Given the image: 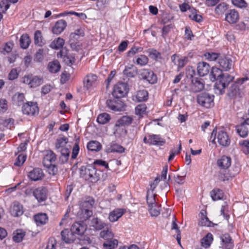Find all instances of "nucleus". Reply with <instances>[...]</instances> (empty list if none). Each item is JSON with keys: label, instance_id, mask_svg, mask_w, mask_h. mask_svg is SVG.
<instances>
[{"label": "nucleus", "instance_id": "nucleus-1", "mask_svg": "<svg viewBox=\"0 0 249 249\" xmlns=\"http://www.w3.org/2000/svg\"><path fill=\"white\" fill-rule=\"evenodd\" d=\"M64 43L65 40L63 38L58 37L51 43L50 47L55 49L61 48L57 53V56L58 58H62L63 62H74L75 57L69 54V51L66 47L63 48Z\"/></svg>", "mask_w": 249, "mask_h": 249}, {"label": "nucleus", "instance_id": "nucleus-2", "mask_svg": "<svg viewBox=\"0 0 249 249\" xmlns=\"http://www.w3.org/2000/svg\"><path fill=\"white\" fill-rule=\"evenodd\" d=\"M79 174L81 178L92 183L97 182L100 179V176L97 173V170L92 165L81 166L79 168Z\"/></svg>", "mask_w": 249, "mask_h": 249}, {"label": "nucleus", "instance_id": "nucleus-3", "mask_svg": "<svg viewBox=\"0 0 249 249\" xmlns=\"http://www.w3.org/2000/svg\"><path fill=\"white\" fill-rule=\"evenodd\" d=\"M248 80H249V74L237 79L229 89L228 93L229 97L233 99L241 98L243 95L242 85Z\"/></svg>", "mask_w": 249, "mask_h": 249}, {"label": "nucleus", "instance_id": "nucleus-4", "mask_svg": "<svg viewBox=\"0 0 249 249\" xmlns=\"http://www.w3.org/2000/svg\"><path fill=\"white\" fill-rule=\"evenodd\" d=\"M233 76L228 74H224L222 77L219 78L214 85L216 93H218L220 94H223L224 89L233 81Z\"/></svg>", "mask_w": 249, "mask_h": 249}, {"label": "nucleus", "instance_id": "nucleus-5", "mask_svg": "<svg viewBox=\"0 0 249 249\" xmlns=\"http://www.w3.org/2000/svg\"><path fill=\"white\" fill-rule=\"evenodd\" d=\"M31 193L37 202L41 203L46 201L48 197V190L47 187L44 186H39L35 188H31L29 190H26L25 193Z\"/></svg>", "mask_w": 249, "mask_h": 249}, {"label": "nucleus", "instance_id": "nucleus-6", "mask_svg": "<svg viewBox=\"0 0 249 249\" xmlns=\"http://www.w3.org/2000/svg\"><path fill=\"white\" fill-rule=\"evenodd\" d=\"M214 96L208 92H204L199 93L197 96V102L201 107L209 108L214 106Z\"/></svg>", "mask_w": 249, "mask_h": 249}, {"label": "nucleus", "instance_id": "nucleus-7", "mask_svg": "<svg viewBox=\"0 0 249 249\" xmlns=\"http://www.w3.org/2000/svg\"><path fill=\"white\" fill-rule=\"evenodd\" d=\"M128 91L129 88L127 83L119 82L114 86L112 94L114 98L120 99L126 95Z\"/></svg>", "mask_w": 249, "mask_h": 249}, {"label": "nucleus", "instance_id": "nucleus-8", "mask_svg": "<svg viewBox=\"0 0 249 249\" xmlns=\"http://www.w3.org/2000/svg\"><path fill=\"white\" fill-rule=\"evenodd\" d=\"M133 121V118L129 116H123L120 118L116 123V132L118 133L120 131L121 135H125L127 132L126 129L121 128V126H128L131 124Z\"/></svg>", "mask_w": 249, "mask_h": 249}, {"label": "nucleus", "instance_id": "nucleus-9", "mask_svg": "<svg viewBox=\"0 0 249 249\" xmlns=\"http://www.w3.org/2000/svg\"><path fill=\"white\" fill-rule=\"evenodd\" d=\"M143 142L153 145L162 146L165 142V140L160 135L147 134L143 140Z\"/></svg>", "mask_w": 249, "mask_h": 249}, {"label": "nucleus", "instance_id": "nucleus-10", "mask_svg": "<svg viewBox=\"0 0 249 249\" xmlns=\"http://www.w3.org/2000/svg\"><path fill=\"white\" fill-rule=\"evenodd\" d=\"M22 82L27 84L31 88L38 87L43 82V78L38 76L33 75H25L22 78Z\"/></svg>", "mask_w": 249, "mask_h": 249}, {"label": "nucleus", "instance_id": "nucleus-11", "mask_svg": "<svg viewBox=\"0 0 249 249\" xmlns=\"http://www.w3.org/2000/svg\"><path fill=\"white\" fill-rule=\"evenodd\" d=\"M22 111L24 114L28 116H34L39 111L38 107L36 102H27L22 107Z\"/></svg>", "mask_w": 249, "mask_h": 249}, {"label": "nucleus", "instance_id": "nucleus-12", "mask_svg": "<svg viewBox=\"0 0 249 249\" xmlns=\"http://www.w3.org/2000/svg\"><path fill=\"white\" fill-rule=\"evenodd\" d=\"M94 199L90 196L86 197L84 200L81 201L80 206L83 213H84L88 217H90L92 214L91 209L94 204Z\"/></svg>", "mask_w": 249, "mask_h": 249}, {"label": "nucleus", "instance_id": "nucleus-13", "mask_svg": "<svg viewBox=\"0 0 249 249\" xmlns=\"http://www.w3.org/2000/svg\"><path fill=\"white\" fill-rule=\"evenodd\" d=\"M107 107L114 111H120L124 108L125 104L119 99L114 98L108 99L106 102Z\"/></svg>", "mask_w": 249, "mask_h": 249}, {"label": "nucleus", "instance_id": "nucleus-14", "mask_svg": "<svg viewBox=\"0 0 249 249\" xmlns=\"http://www.w3.org/2000/svg\"><path fill=\"white\" fill-rule=\"evenodd\" d=\"M83 82L84 88L89 89L97 86V76L94 74H88L84 77Z\"/></svg>", "mask_w": 249, "mask_h": 249}, {"label": "nucleus", "instance_id": "nucleus-15", "mask_svg": "<svg viewBox=\"0 0 249 249\" xmlns=\"http://www.w3.org/2000/svg\"><path fill=\"white\" fill-rule=\"evenodd\" d=\"M220 238L222 249H232L233 248L234 242L229 234H222Z\"/></svg>", "mask_w": 249, "mask_h": 249}, {"label": "nucleus", "instance_id": "nucleus-16", "mask_svg": "<svg viewBox=\"0 0 249 249\" xmlns=\"http://www.w3.org/2000/svg\"><path fill=\"white\" fill-rule=\"evenodd\" d=\"M239 12L235 9H230L225 15V20L230 24L237 22L239 19Z\"/></svg>", "mask_w": 249, "mask_h": 249}, {"label": "nucleus", "instance_id": "nucleus-17", "mask_svg": "<svg viewBox=\"0 0 249 249\" xmlns=\"http://www.w3.org/2000/svg\"><path fill=\"white\" fill-rule=\"evenodd\" d=\"M217 139L218 143L222 146H228L231 143V140L227 133L224 130L218 132Z\"/></svg>", "mask_w": 249, "mask_h": 249}, {"label": "nucleus", "instance_id": "nucleus-18", "mask_svg": "<svg viewBox=\"0 0 249 249\" xmlns=\"http://www.w3.org/2000/svg\"><path fill=\"white\" fill-rule=\"evenodd\" d=\"M44 173L41 169L39 168H34L28 174L29 178L34 181L41 180L44 177Z\"/></svg>", "mask_w": 249, "mask_h": 249}, {"label": "nucleus", "instance_id": "nucleus-19", "mask_svg": "<svg viewBox=\"0 0 249 249\" xmlns=\"http://www.w3.org/2000/svg\"><path fill=\"white\" fill-rule=\"evenodd\" d=\"M141 79L149 84H154L157 82V75L152 71L144 70L141 73Z\"/></svg>", "mask_w": 249, "mask_h": 249}, {"label": "nucleus", "instance_id": "nucleus-20", "mask_svg": "<svg viewBox=\"0 0 249 249\" xmlns=\"http://www.w3.org/2000/svg\"><path fill=\"white\" fill-rule=\"evenodd\" d=\"M204 83L202 79L200 78H193L192 79L191 86V91L193 92H198L203 89Z\"/></svg>", "mask_w": 249, "mask_h": 249}, {"label": "nucleus", "instance_id": "nucleus-21", "mask_svg": "<svg viewBox=\"0 0 249 249\" xmlns=\"http://www.w3.org/2000/svg\"><path fill=\"white\" fill-rule=\"evenodd\" d=\"M126 210L123 208H116L111 211L108 215V219L111 222L117 221L124 214Z\"/></svg>", "mask_w": 249, "mask_h": 249}, {"label": "nucleus", "instance_id": "nucleus-22", "mask_svg": "<svg viewBox=\"0 0 249 249\" xmlns=\"http://www.w3.org/2000/svg\"><path fill=\"white\" fill-rule=\"evenodd\" d=\"M107 224L102 219L98 217H93L90 221V226L93 230L96 231H101L104 229Z\"/></svg>", "mask_w": 249, "mask_h": 249}, {"label": "nucleus", "instance_id": "nucleus-23", "mask_svg": "<svg viewBox=\"0 0 249 249\" xmlns=\"http://www.w3.org/2000/svg\"><path fill=\"white\" fill-rule=\"evenodd\" d=\"M61 240L67 244H70L74 242L75 237L73 235L70 230L65 229L61 232Z\"/></svg>", "mask_w": 249, "mask_h": 249}, {"label": "nucleus", "instance_id": "nucleus-24", "mask_svg": "<svg viewBox=\"0 0 249 249\" xmlns=\"http://www.w3.org/2000/svg\"><path fill=\"white\" fill-rule=\"evenodd\" d=\"M86 230V228L79 222H75L72 224L71 228V231L75 237L76 235H82Z\"/></svg>", "mask_w": 249, "mask_h": 249}, {"label": "nucleus", "instance_id": "nucleus-25", "mask_svg": "<svg viewBox=\"0 0 249 249\" xmlns=\"http://www.w3.org/2000/svg\"><path fill=\"white\" fill-rule=\"evenodd\" d=\"M67 26V22L64 19H60L56 22L53 27L52 32L53 34L59 35L61 33Z\"/></svg>", "mask_w": 249, "mask_h": 249}, {"label": "nucleus", "instance_id": "nucleus-26", "mask_svg": "<svg viewBox=\"0 0 249 249\" xmlns=\"http://www.w3.org/2000/svg\"><path fill=\"white\" fill-rule=\"evenodd\" d=\"M56 159V155L53 151L51 150L47 151L43 160L44 166L50 165V163L54 162Z\"/></svg>", "mask_w": 249, "mask_h": 249}, {"label": "nucleus", "instance_id": "nucleus-27", "mask_svg": "<svg viewBox=\"0 0 249 249\" xmlns=\"http://www.w3.org/2000/svg\"><path fill=\"white\" fill-rule=\"evenodd\" d=\"M76 35H72V38L69 39V44L71 48L74 51L78 52L82 49L83 45L79 39L74 38Z\"/></svg>", "mask_w": 249, "mask_h": 249}, {"label": "nucleus", "instance_id": "nucleus-28", "mask_svg": "<svg viewBox=\"0 0 249 249\" xmlns=\"http://www.w3.org/2000/svg\"><path fill=\"white\" fill-rule=\"evenodd\" d=\"M34 219L38 226L45 225L48 220V217L45 213H38L34 215Z\"/></svg>", "mask_w": 249, "mask_h": 249}, {"label": "nucleus", "instance_id": "nucleus-29", "mask_svg": "<svg viewBox=\"0 0 249 249\" xmlns=\"http://www.w3.org/2000/svg\"><path fill=\"white\" fill-rule=\"evenodd\" d=\"M217 165L221 169H227L231 165V159L230 157L223 156L217 160Z\"/></svg>", "mask_w": 249, "mask_h": 249}, {"label": "nucleus", "instance_id": "nucleus-30", "mask_svg": "<svg viewBox=\"0 0 249 249\" xmlns=\"http://www.w3.org/2000/svg\"><path fill=\"white\" fill-rule=\"evenodd\" d=\"M200 219L198 222V225L201 226L213 227V223L209 220L206 215V211H201Z\"/></svg>", "mask_w": 249, "mask_h": 249}, {"label": "nucleus", "instance_id": "nucleus-31", "mask_svg": "<svg viewBox=\"0 0 249 249\" xmlns=\"http://www.w3.org/2000/svg\"><path fill=\"white\" fill-rule=\"evenodd\" d=\"M147 52L148 53V56L152 60L157 62L160 61L162 59L161 53L155 49H149L147 51Z\"/></svg>", "mask_w": 249, "mask_h": 249}, {"label": "nucleus", "instance_id": "nucleus-32", "mask_svg": "<svg viewBox=\"0 0 249 249\" xmlns=\"http://www.w3.org/2000/svg\"><path fill=\"white\" fill-rule=\"evenodd\" d=\"M197 68L199 76H204L209 73L211 66L209 63H198Z\"/></svg>", "mask_w": 249, "mask_h": 249}, {"label": "nucleus", "instance_id": "nucleus-33", "mask_svg": "<svg viewBox=\"0 0 249 249\" xmlns=\"http://www.w3.org/2000/svg\"><path fill=\"white\" fill-rule=\"evenodd\" d=\"M25 100L24 94L22 93H16L12 97V102L18 106H23Z\"/></svg>", "mask_w": 249, "mask_h": 249}, {"label": "nucleus", "instance_id": "nucleus-34", "mask_svg": "<svg viewBox=\"0 0 249 249\" xmlns=\"http://www.w3.org/2000/svg\"><path fill=\"white\" fill-rule=\"evenodd\" d=\"M125 148L121 145L112 142L108 145L107 151L108 152H117L122 153L124 152Z\"/></svg>", "mask_w": 249, "mask_h": 249}, {"label": "nucleus", "instance_id": "nucleus-35", "mask_svg": "<svg viewBox=\"0 0 249 249\" xmlns=\"http://www.w3.org/2000/svg\"><path fill=\"white\" fill-rule=\"evenodd\" d=\"M31 40L29 36L27 34H24L22 35L19 39L20 46L23 49H27L30 43Z\"/></svg>", "mask_w": 249, "mask_h": 249}, {"label": "nucleus", "instance_id": "nucleus-36", "mask_svg": "<svg viewBox=\"0 0 249 249\" xmlns=\"http://www.w3.org/2000/svg\"><path fill=\"white\" fill-rule=\"evenodd\" d=\"M213 235L211 233H208L206 236H205L201 240V245L204 247L205 249H208L211 246L213 241Z\"/></svg>", "mask_w": 249, "mask_h": 249}, {"label": "nucleus", "instance_id": "nucleus-37", "mask_svg": "<svg viewBox=\"0 0 249 249\" xmlns=\"http://www.w3.org/2000/svg\"><path fill=\"white\" fill-rule=\"evenodd\" d=\"M221 69L216 67H212L211 71V79L216 81L219 78L222 77L224 74Z\"/></svg>", "mask_w": 249, "mask_h": 249}, {"label": "nucleus", "instance_id": "nucleus-38", "mask_svg": "<svg viewBox=\"0 0 249 249\" xmlns=\"http://www.w3.org/2000/svg\"><path fill=\"white\" fill-rule=\"evenodd\" d=\"M22 206L18 202L14 203L12 210V214L17 217L23 214Z\"/></svg>", "mask_w": 249, "mask_h": 249}, {"label": "nucleus", "instance_id": "nucleus-39", "mask_svg": "<svg viewBox=\"0 0 249 249\" xmlns=\"http://www.w3.org/2000/svg\"><path fill=\"white\" fill-rule=\"evenodd\" d=\"M87 148L91 151L98 152L102 149V145L97 141H91L88 143Z\"/></svg>", "mask_w": 249, "mask_h": 249}, {"label": "nucleus", "instance_id": "nucleus-40", "mask_svg": "<svg viewBox=\"0 0 249 249\" xmlns=\"http://www.w3.org/2000/svg\"><path fill=\"white\" fill-rule=\"evenodd\" d=\"M137 73V69L133 65H129L125 67L124 71V74L128 77H134Z\"/></svg>", "mask_w": 249, "mask_h": 249}, {"label": "nucleus", "instance_id": "nucleus-41", "mask_svg": "<svg viewBox=\"0 0 249 249\" xmlns=\"http://www.w3.org/2000/svg\"><path fill=\"white\" fill-rule=\"evenodd\" d=\"M25 235V232L22 230L18 229L13 232V239L16 243L21 242Z\"/></svg>", "mask_w": 249, "mask_h": 249}, {"label": "nucleus", "instance_id": "nucleus-42", "mask_svg": "<svg viewBox=\"0 0 249 249\" xmlns=\"http://www.w3.org/2000/svg\"><path fill=\"white\" fill-rule=\"evenodd\" d=\"M223 196V192L218 188H214L211 192V196L214 201L222 199Z\"/></svg>", "mask_w": 249, "mask_h": 249}, {"label": "nucleus", "instance_id": "nucleus-43", "mask_svg": "<svg viewBox=\"0 0 249 249\" xmlns=\"http://www.w3.org/2000/svg\"><path fill=\"white\" fill-rule=\"evenodd\" d=\"M118 244V241L117 239H112L106 241L103 244L104 249H114Z\"/></svg>", "mask_w": 249, "mask_h": 249}, {"label": "nucleus", "instance_id": "nucleus-44", "mask_svg": "<svg viewBox=\"0 0 249 249\" xmlns=\"http://www.w3.org/2000/svg\"><path fill=\"white\" fill-rule=\"evenodd\" d=\"M228 5L225 2H221L218 4L214 9L215 13L217 15H223L228 9Z\"/></svg>", "mask_w": 249, "mask_h": 249}, {"label": "nucleus", "instance_id": "nucleus-45", "mask_svg": "<svg viewBox=\"0 0 249 249\" xmlns=\"http://www.w3.org/2000/svg\"><path fill=\"white\" fill-rule=\"evenodd\" d=\"M34 42L35 45L42 46L44 45L43 36L40 31L36 30L34 34Z\"/></svg>", "mask_w": 249, "mask_h": 249}, {"label": "nucleus", "instance_id": "nucleus-46", "mask_svg": "<svg viewBox=\"0 0 249 249\" xmlns=\"http://www.w3.org/2000/svg\"><path fill=\"white\" fill-rule=\"evenodd\" d=\"M68 142V139L65 137H60L57 139L55 142V148L57 150L65 148L64 147Z\"/></svg>", "mask_w": 249, "mask_h": 249}, {"label": "nucleus", "instance_id": "nucleus-47", "mask_svg": "<svg viewBox=\"0 0 249 249\" xmlns=\"http://www.w3.org/2000/svg\"><path fill=\"white\" fill-rule=\"evenodd\" d=\"M156 196V194H154V193L152 192V191H150V190H147L146 195V200L148 206L157 204L155 199Z\"/></svg>", "mask_w": 249, "mask_h": 249}, {"label": "nucleus", "instance_id": "nucleus-48", "mask_svg": "<svg viewBox=\"0 0 249 249\" xmlns=\"http://www.w3.org/2000/svg\"><path fill=\"white\" fill-rule=\"evenodd\" d=\"M237 132L241 137L244 138L248 136V128L244 124L237 125L236 127Z\"/></svg>", "mask_w": 249, "mask_h": 249}, {"label": "nucleus", "instance_id": "nucleus-49", "mask_svg": "<svg viewBox=\"0 0 249 249\" xmlns=\"http://www.w3.org/2000/svg\"><path fill=\"white\" fill-rule=\"evenodd\" d=\"M231 176L226 169H221L218 174V179L221 181L228 180Z\"/></svg>", "mask_w": 249, "mask_h": 249}, {"label": "nucleus", "instance_id": "nucleus-50", "mask_svg": "<svg viewBox=\"0 0 249 249\" xmlns=\"http://www.w3.org/2000/svg\"><path fill=\"white\" fill-rule=\"evenodd\" d=\"M204 56L207 60L210 61H215L217 59L219 60L222 59V56L220 53H206L204 54Z\"/></svg>", "mask_w": 249, "mask_h": 249}, {"label": "nucleus", "instance_id": "nucleus-51", "mask_svg": "<svg viewBox=\"0 0 249 249\" xmlns=\"http://www.w3.org/2000/svg\"><path fill=\"white\" fill-rule=\"evenodd\" d=\"M61 153V156L60 157V160L62 163L66 162L69 158L70 151L68 148H62L60 150Z\"/></svg>", "mask_w": 249, "mask_h": 249}, {"label": "nucleus", "instance_id": "nucleus-52", "mask_svg": "<svg viewBox=\"0 0 249 249\" xmlns=\"http://www.w3.org/2000/svg\"><path fill=\"white\" fill-rule=\"evenodd\" d=\"M189 17L197 22H201L203 20L202 16L198 14L197 10L194 8H192L191 10V14L189 16Z\"/></svg>", "mask_w": 249, "mask_h": 249}, {"label": "nucleus", "instance_id": "nucleus-53", "mask_svg": "<svg viewBox=\"0 0 249 249\" xmlns=\"http://www.w3.org/2000/svg\"><path fill=\"white\" fill-rule=\"evenodd\" d=\"M148 92L145 90H141L137 92L136 98L138 102H141L147 100L148 99Z\"/></svg>", "mask_w": 249, "mask_h": 249}, {"label": "nucleus", "instance_id": "nucleus-54", "mask_svg": "<svg viewBox=\"0 0 249 249\" xmlns=\"http://www.w3.org/2000/svg\"><path fill=\"white\" fill-rule=\"evenodd\" d=\"M110 120V117L109 114L106 113H103L98 115L97 118V122L102 124H104L107 123Z\"/></svg>", "mask_w": 249, "mask_h": 249}, {"label": "nucleus", "instance_id": "nucleus-55", "mask_svg": "<svg viewBox=\"0 0 249 249\" xmlns=\"http://www.w3.org/2000/svg\"><path fill=\"white\" fill-rule=\"evenodd\" d=\"M149 211L152 216H158L160 213V207L156 204L152 206H148Z\"/></svg>", "mask_w": 249, "mask_h": 249}, {"label": "nucleus", "instance_id": "nucleus-56", "mask_svg": "<svg viewBox=\"0 0 249 249\" xmlns=\"http://www.w3.org/2000/svg\"><path fill=\"white\" fill-rule=\"evenodd\" d=\"M146 108L147 107L145 104H142L139 105L135 107V114L140 117H142L143 115L145 114Z\"/></svg>", "mask_w": 249, "mask_h": 249}, {"label": "nucleus", "instance_id": "nucleus-57", "mask_svg": "<svg viewBox=\"0 0 249 249\" xmlns=\"http://www.w3.org/2000/svg\"><path fill=\"white\" fill-rule=\"evenodd\" d=\"M100 237L107 241L113 239V234L111 231L109 230H103L100 233Z\"/></svg>", "mask_w": 249, "mask_h": 249}, {"label": "nucleus", "instance_id": "nucleus-58", "mask_svg": "<svg viewBox=\"0 0 249 249\" xmlns=\"http://www.w3.org/2000/svg\"><path fill=\"white\" fill-rule=\"evenodd\" d=\"M61 68L60 63H49L48 69L49 71L52 73L58 72Z\"/></svg>", "mask_w": 249, "mask_h": 249}, {"label": "nucleus", "instance_id": "nucleus-59", "mask_svg": "<svg viewBox=\"0 0 249 249\" xmlns=\"http://www.w3.org/2000/svg\"><path fill=\"white\" fill-rule=\"evenodd\" d=\"M26 158L27 156L26 155L23 154H20L17 158L14 165L18 167L21 166L25 161Z\"/></svg>", "mask_w": 249, "mask_h": 249}, {"label": "nucleus", "instance_id": "nucleus-60", "mask_svg": "<svg viewBox=\"0 0 249 249\" xmlns=\"http://www.w3.org/2000/svg\"><path fill=\"white\" fill-rule=\"evenodd\" d=\"M239 145L241 146L242 150L245 154H249V141L242 140L239 142Z\"/></svg>", "mask_w": 249, "mask_h": 249}, {"label": "nucleus", "instance_id": "nucleus-61", "mask_svg": "<svg viewBox=\"0 0 249 249\" xmlns=\"http://www.w3.org/2000/svg\"><path fill=\"white\" fill-rule=\"evenodd\" d=\"M232 4L235 7L245 8L248 7V3L245 0H231Z\"/></svg>", "mask_w": 249, "mask_h": 249}, {"label": "nucleus", "instance_id": "nucleus-62", "mask_svg": "<svg viewBox=\"0 0 249 249\" xmlns=\"http://www.w3.org/2000/svg\"><path fill=\"white\" fill-rule=\"evenodd\" d=\"M56 240L53 237L49 238L45 249H56Z\"/></svg>", "mask_w": 249, "mask_h": 249}, {"label": "nucleus", "instance_id": "nucleus-63", "mask_svg": "<svg viewBox=\"0 0 249 249\" xmlns=\"http://www.w3.org/2000/svg\"><path fill=\"white\" fill-rule=\"evenodd\" d=\"M71 74L65 71L61 74L60 82L62 84L66 83L70 79Z\"/></svg>", "mask_w": 249, "mask_h": 249}, {"label": "nucleus", "instance_id": "nucleus-64", "mask_svg": "<svg viewBox=\"0 0 249 249\" xmlns=\"http://www.w3.org/2000/svg\"><path fill=\"white\" fill-rule=\"evenodd\" d=\"M47 168H48L49 170V172L50 174H52L53 175H55L56 174L58 171V168L57 166L53 163H50V165L49 166H44Z\"/></svg>", "mask_w": 249, "mask_h": 249}]
</instances>
